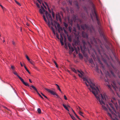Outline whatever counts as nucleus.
Listing matches in <instances>:
<instances>
[{
	"instance_id": "c9c22d12",
	"label": "nucleus",
	"mask_w": 120,
	"mask_h": 120,
	"mask_svg": "<svg viewBox=\"0 0 120 120\" xmlns=\"http://www.w3.org/2000/svg\"><path fill=\"white\" fill-rule=\"evenodd\" d=\"M70 115L71 116L72 118L74 120H76L74 116H71L70 114Z\"/></svg>"
},
{
	"instance_id": "e433bc0d",
	"label": "nucleus",
	"mask_w": 120,
	"mask_h": 120,
	"mask_svg": "<svg viewBox=\"0 0 120 120\" xmlns=\"http://www.w3.org/2000/svg\"><path fill=\"white\" fill-rule=\"evenodd\" d=\"M15 1L16 3L17 4H18V5H19V6L21 5L18 2H17V1L15 0Z\"/></svg>"
},
{
	"instance_id": "6ab92c4d",
	"label": "nucleus",
	"mask_w": 120,
	"mask_h": 120,
	"mask_svg": "<svg viewBox=\"0 0 120 120\" xmlns=\"http://www.w3.org/2000/svg\"><path fill=\"white\" fill-rule=\"evenodd\" d=\"M45 4L47 6V8H48V10L50 12H51V11L50 10H49V5L47 4V3L46 2H45Z\"/></svg>"
},
{
	"instance_id": "2eb2a0df",
	"label": "nucleus",
	"mask_w": 120,
	"mask_h": 120,
	"mask_svg": "<svg viewBox=\"0 0 120 120\" xmlns=\"http://www.w3.org/2000/svg\"><path fill=\"white\" fill-rule=\"evenodd\" d=\"M30 86V87H31L34 90H35L36 92H37L38 91L37 89L33 85H31V86H30Z\"/></svg>"
},
{
	"instance_id": "ea45409f",
	"label": "nucleus",
	"mask_w": 120,
	"mask_h": 120,
	"mask_svg": "<svg viewBox=\"0 0 120 120\" xmlns=\"http://www.w3.org/2000/svg\"><path fill=\"white\" fill-rule=\"evenodd\" d=\"M54 64H55V65H56V67L58 68V67L57 65V64L56 62L55 61H54Z\"/></svg>"
},
{
	"instance_id": "de8ad7c7",
	"label": "nucleus",
	"mask_w": 120,
	"mask_h": 120,
	"mask_svg": "<svg viewBox=\"0 0 120 120\" xmlns=\"http://www.w3.org/2000/svg\"><path fill=\"white\" fill-rule=\"evenodd\" d=\"M11 68H12V69L13 70V71H14L15 69V68H14V66H11Z\"/></svg>"
},
{
	"instance_id": "09e8293b",
	"label": "nucleus",
	"mask_w": 120,
	"mask_h": 120,
	"mask_svg": "<svg viewBox=\"0 0 120 120\" xmlns=\"http://www.w3.org/2000/svg\"><path fill=\"white\" fill-rule=\"evenodd\" d=\"M77 28L79 30H80V26L78 24L77 25Z\"/></svg>"
},
{
	"instance_id": "0eeeda50",
	"label": "nucleus",
	"mask_w": 120,
	"mask_h": 120,
	"mask_svg": "<svg viewBox=\"0 0 120 120\" xmlns=\"http://www.w3.org/2000/svg\"><path fill=\"white\" fill-rule=\"evenodd\" d=\"M82 43L83 45V46H81L80 48L82 51H84L86 49V48L85 46L86 43L85 41L84 40L82 41Z\"/></svg>"
},
{
	"instance_id": "3c124183",
	"label": "nucleus",
	"mask_w": 120,
	"mask_h": 120,
	"mask_svg": "<svg viewBox=\"0 0 120 120\" xmlns=\"http://www.w3.org/2000/svg\"><path fill=\"white\" fill-rule=\"evenodd\" d=\"M69 31L71 32V28L70 27H69Z\"/></svg>"
},
{
	"instance_id": "a878e982",
	"label": "nucleus",
	"mask_w": 120,
	"mask_h": 120,
	"mask_svg": "<svg viewBox=\"0 0 120 120\" xmlns=\"http://www.w3.org/2000/svg\"><path fill=\"white\" fill-rule=\"evenodd\" d=\"M64 47L66 49H68V47L67 45V43H65Z\"/></svg>"
},
{
	"instance_id": "5701e85b",
	"label": "nucleus",
	"mask_w": 120,
	"mask_h": 120,
	"mask_svg": "<svg viewBox=\"0 0 120 120\" xmlns=\"http://www.w3.org/2000/svg\"><path fill=\"white\" fill-rule=\"evenodd\" d=\"M78 113L81 116H82L83 117H84L82 115V114H83V113L81 112V111H79Z\"/></svg>"
},
{
	"instance_id": "4be33fe9",
	"label": "nucleus",
	"mask_w": 120,
	"mask_h": 120,
	"mask_svg": "<svg viewBox=\"0 0 120 120\" xmlns=\"http://www.w3.org/2000/svg\"><path fill=\"white\" fill-rule=\"evenodd\" d=\"M95 70L98 73H99V71H100L98 67L97 66L95 68Z\"/></svg>"
},
{
	"instance_id": "f3484780",
	"label": "nucleus",
	"mask_w": 120,
	"mask_h": 120,
	"mask_svg": "<svg viewBox=\"0 0 120 120\" xmlns=\"http://www.w3.org/2000/svg\"><path fill=\"white\" fill-rule=\"evenodd\" d=\"M29 61L33 65H34V63L32 60H30Z\"/></svg>"
},
{
	"instance_id": "5fc2aeb1",
	"label": "nucleus",
	"mask_w": 120,
	"mask_h": 120,
	"mask_svg": "<svg viewBox=\"0 0 120 120\" xmlns=\"http://www.w3.org/2000/svg\"><path fill=\"white\" fill-rule=\"evenodd\" d=\"M42 5L44 6V8H45V9H46V6H45L44 4L43 3H42Z\"/></svg>"
},
{
	"instance_id": "f257e3e1",
	"label": "nucleus",
	"mask_w": 120,
	"mask_h": 120,
	"mask_svg": "<svg viewBox=\"0 0 120 120\" xmlns=\"http://www.w3.org/2000/svg\"><path fill=\"white\" fill-rule=\"evenodd\" d=\"M82 79L84 81L88 89L93 94L100 104L101 105L103 109L107 111V107L109 109L112 113L113 114V112L109 108L108 105L106 104V103H108L113 111L115 112V110L113 107V105L110 102V101H111L112 103L114 104L116 101L115 99H113V101L109 99L106 94L103 91L100 86L92 82L90 78L86 76L83 77Z\"/></svg>"
},
{
	"instance_id": "cd10ccee",
	"label": "nucleus",
	"mask_w": 120,
	"mask_h": 120,
	"mask_svg": "<svg viewBox=\"0 0 120 120\" xmlns=\"http://www.w3.org/2000/svg\"><path fill=\"white\" fill-rule=\"evenodd\" d=\"M63 40H62H62H60V42H61V45H64V43L63 42Z\"/></svg>"
},
{
	"instance_id": "338daca9",
	"label": "nucleus",
	"mask_w": 120,
	"mask_h": 120,
	"mask_svg": "<svg viewBox=\"0 0 120 120\" xmlns=\"http://www.w3.org/2000/svg\"><path fill=\"white\" fill-rule=\"evenodd\" d=\"M0 6L2 8H3V7H4L2 5L0 4Z\"/></svg>"
},
{
	"instance_id": "7c9ffc66",
	"label": "nucleus",
	"mask_w": 120,
	"mask_h": 120,
	"mask_svg": "<svg viewBox=\"0 0 120 120\" xmlns=\"http://www.w3.org/2000/svg\"><path fill=\"white\" fill-rule=\"evenodd\" d=\"M60 37H61V38H60V40H62H62H63V37L62 36V34H60Z\"/></svg>"
},
{
	"instance_id": "c756f323",
	"label": "nucleus",
	"mask_w": 120,
	"mask_h": 120,
	"mask_svg": "<svg viewBox=\"0 0 120 120\" xmlns=\"http://www.w3.org/2000/svg\"><path fill=\"white\" fill-rule=\"evenodd\" d=\"M56 37L58 39H60L59 35L57 33H56Z\"/></svg>"
},
{
	"instance_id": "20e7f679",
	"label": "nucleus",
	"mask_w": 120,
	"mask_h": 120,
	"mask_svg": "<svg viewBox=\"0 0 120 120\" xmlns=\"http://www.w3.org/2000/svg\"><path fill=\"white\" fill-rule=\"evenodd\" d=\"M13 73L15 75L17 76L20 80L23 83L25 86H29L30 85L28 84V83L26 82H25L23 79H22L21 77L19 76L17 74V72L15 71H14L13 72Z\"/></svg>"
},
{
	"instance_id": "774afa93",
	"label": "nucleus",
	"mask_w": 120,
	"mask_h": 120,
	"mask_svg": "<svg viewBox=\"0 0 120 120\" xmlns=\"http://www.w3.org/2000/svg\"><path fill=\"white\" fill-rule=\"evenodd\" d=\"M99 32H100V33L101 34H101L102 33H101V30H99Z\"/></svg>"
},
{
	"instance_id": "e2e57ef3",
	"label": "nucleus",
	"mask_w": 120,
	"mask_h": 120,
	"mask_svg": "<svg viewBox=\"0 0 120 120\" xmlns=\"http://www.w3.org/2000/svg\"><path fill=\"white\" fill-rule=\"evenodd\" d=\"M108 87L109 88H111V86L110 85H108Z\"/></svg>"
},
{
	"instance_id": "393cba45",
	"label": "nucleus",
	"mask_w": 120,
	"mask_h": 120,
	"mask_svg": "<svg viewBox=\"0 0 120 120\" xmlns=\"http://www.w3.org/2000/svg\"><path fill=\"white\" fill-rule=\"evenodd\" d=\"M89 62L90 63L92 64H93V60L92 59H90L89 60Z\"/></svg>"
},
{
	"instance_id": "49530a36",
	"label": "nucleus",
	"mask_w": 120,
	"mask_h": 120,
	"mask_svg": "<svg viewBox=\"0 0 120 120\" xmlns=\"http://www.w3.org/2000/svg\"><path fill=\"white\" fill-rule=\"evenodd\" d=\"M108 114L109 115V116L111 118H112V116L111 114L109 113L108 112Z\"/></svg>"
},
{
	"instance_id": "bf43d9fd",
	"label": "nucleus",
	"mask_w": 120,
	"mask_h": 120,
	"mask_svg": "<svg viewBox=\"0 0 120 120\" xmlns=\"http://www.w3.org/2000/svg\"><path fill=\"white\" fill-rule=\"evenodd\" d=\"M26 24L28 26H29V24L28 23H26Z\"/></svg>"
},
{
	"instance_id": "473e14b6",
	"label": "nucleus",
	"mask_w": 120,
	"mask_h": 120,
	"mask_svg": "<svg viewBox=\"0 0 120 120\" xmlns=\"http://www.w3.org/2000/svg\"><path fill=\"white\" fill-rule=\"evenodd\" d=\"M26 58L27 59V60L28 61H29V60H30V59L29 58V57H28V56L27 55H26Z\"/></svg>"
},
{
	"instance_id": "1a4fd4ad",
	"label": "nucleus",
	"mask_w": 120,
	"mask_h": 120,
	"mask_svg": "<svg viewBox=\"0 0 120 120\" xmlns=\"http://www.w3.org/2000/svg\"><path fill=\"white\" fill-rule=\"evenodd\" d=\"M105 74L106 75V77L107 78V80L106 79H104L105 81L106 82H107L108 83H109V80L108 79V77H110V75L109 73L108 72V71H107L106 73H105Z\"/></svg>"
},
{
	"instance_id": "a211bd4d",
	"label": "nucleus",
	"mask_w": 120,
	"mask_h": 120,
	"mask_svg": "<svg viewBox=\"0 0 120 120\" xmlns=\"http://www.w3.org/2000/svg\"><path fill=\"white\" fill-rule=\"evenodd\" d=\"M45 4L47 6V8H48V10L50 12H51V11L50 10H49V5L47 4V3L46 2H45Z\"/></svg>"
},
{
	"instance_id": "8fccbe9b",
	"label": "nucleus",
	"mask_w": 120,
	"mask_h": 120,
	"mask_svg": "<svg viewBox=\"0 0 120 120\" xmlns=\"http://www.w3.org/2000/svg\"><path fill=\"white\" fill-rule=\"evenodd\" d=\"M41 94H42V95L43 96H44L45 98H47V97L46 96H45L44 94H43L42 93H41Z\"/></svg>"
},
{
	"instance_id": "680f3d73",
	"label": "nucleus",
	"mask_w": 120,
	"mask_h": 120,
	"mask_svg": "<svg viewBox=\"0 0 120 120\" xmlns=\"http://www.w3.org/2000/svg\"><path fill=\"white\" fill-rule=\"evenodd\" d=\"M116 93H117V95H118V96L120 98V96L118 94V93L117 92H116Z\"/></svg>"
},
{
	"instance_id": "603ef678",
	"label": "nucleus",
	"mask_w": 120,
	"mask_h": 120,
	"mask_svg": "<svg viewBox=\"0 0 120 120\" xmlns=\"http://www.w3.org/2000/svg\"><path fill=\"white\" fill-rule=\"evenodd\" d=\"M33 67L35 69H37V67L35 66V65L34 64V65H33Z\"/></svg>"
},
{
	"instance_id": "dca6fc26",
	"label": "nucleus",
	"mask_w": 120,
	"mask_h": 120,
	"mask_svg": "<svg viewBox=\"0 0 120 120\" xmlns=\"http://www.w3.org/2000/svg\"><path fill=\"white\" fill-rule=\"evenodd\" d=\"M24 68L26 71L28 72V73H29V74H30V72L29 71V70L28 69L26 66L24 64Z\"/></svg>"
},
{
	"instance_id": "864d4df0",
	"label": "nucleus",
	"mask_w": 120,
	"mask_h": 120,
	"mask_svg": "<svg viewBox=\"0 0 120 120\" xmlns=\"http://www.w3.org/2000/svg\"><path fill=\"white\" fill-rule=\"evenodd\" d=\"M41 9H42V10H43V9L45 10L44 8L42 6H41Z\"/></svg>"
},
{
	"instance_id": "2f4dec72",
	"label": "nucleus",
	"mask_w": 120,
	"mask_h": 120,
	"mask_svg": "<svg viewBox=\"0 0 120 120\" xmlns=\"http://www.w3.org/2000/svg\"><path fill=\"white\" fill-rule=\"evenodd\" d=\"M55 95L57 97V98H59L61 99V98H60V97L57 94L55 93Z\"/></svg>"
},
{
	"instance_id": "9d476101",
	"label": "nucleus",
	"mask_w": 120,
	"mask_h": 120,
	"mask_svg": "<svg viewBox=\"0 0 120 120\" xmlns=\"http://www.w3.org/2000/svg\"><path fill=\"white\" fill-rule=\"evenodd\" d=\"M81 27L83 30H89V27L86 24L83 25L81 26Z\"/></svg>"
},
{
	"instance_id": "4d7b16f0",
	"label": "nucleus",
	"mask_w": 120,
	"mask_h": 120,
	"mask_svg": "<svg viewBox=\"0 0 120 120\" xmlns=\"http://www.w3.org/2000/svg\"><path fill=\"white\" fill-rule=\"evenodd\" d=\"M75 116L79 119L80 120V119L79 117L76 114Z\"/></svg>"
},
{
	"instance_id": "37998d69",
	"label": "nucleus",
	"mask_w": 120,
	"mask_h": 120,
	"mask_svg": "<svg viewBox=\"0 0 120 120\" xmlns=\"http://www.w3.org/2000/svg\"><path fill=\"white\" fill-rule=\"evenodd\" d=\"M52 17L53 18H54L55 16V14H54V13L53 12H52Z\"/></svg>"
},
{
	"instance_id": "412c9836",
	"label": "nucleus",
	"mask_w": 120,
	"mask_h": 120,
	"mask_svg": "<svg viewBox=\"0 0 120 120\" xmlns=\"http://www.w3.org/2000/svg\"><path fill=\"white\" fill-rule=\"evenodd\" d=\"M79 57L80 58V59H82L83 58V56L81 54L79 53Z\"/></svg>"
},
{
	"instance_id": "f03ea898",
	"label": "nucleus",
	"mask_w": 120,
	"mask_h": 120,
	"mask_svg": "<svg viewBox=\"0 0 120 120\" xmlns=\"http://www.w3.org/2000/svg\"><path fill=\"white\" fill-rule=\"evenodd\" d=\"M39 12L41 14H42L43 15V19L45 21L46 23H47L48 22H47V21L46 20L45 15H44V12H45V15L48 20H48H50V21L51 22L52 24V25H53V22H52V20L51 16L50 14H49L48 12L47 11H45V10H42L41 9H39Z\"/></svg>"
},
{
	"instance_id": "a18cd8bd",
	"label": "nucleus",
	"mask_w": 120,
	"mask_h": 120,
	"mask_svg": "<svg viewBox=\"0 0 120 120\" xmlns=\"http://www.w3.org/2000/svg\"><path fill=\"white\" fill-rule=\"evenodd\" d=\"M75 51L76 52V53L77 54H78V50L76 48H75Z\"/></svg>"
},
{
	"instance_id": "6e6552de",
	"label": "nucleus",
	"mask_w": 120,
	"mask_h": 120,
	"mask_svg": "<svg viewBox=\"0 0 120 120\" xmlns=\"http://www.w3.org/2000/svg\"><path fill=\"white\" fill-rule=\"evenodd\" d=\"M68 45L69 49V53H71L72 52H73L74 51V49L71 46V45L70 43H68Z\"/></svg>"
},
{
	"instance_id": "4c0bfd02",
	"label": "nucleus",
	"mask_w": 120,
	"mask_h": 120,
	"mask_svg": "<svg viewBox=\"0 0 120 120\" xmlns=\"http://www.w3.org/2000/svg\"><path fill=\"white\" fill-rule=\"evenodd\" d=\"M64 25L66 27H67L68 26V25L67 23H64Z\"/></svg>"
},
{
	"instance_id": "bb28decb",
	"label": "nucleus",
	"mask_w": 120,
	"mask_h": 120,
	"mask_svg": "<svg viewBox=\"0 0 120 120\" xmlns=\"http://www.w3.org/2000/svg\"><path fill=\"white\" fill-rule=\"evenodd\" d=\"M55 85L57 86L58 90H59V91H60L61 89H60L59 86L57 84H55Z\"/></svg>"
},
{
	"instance_id": "ddd939ff",
	"label": "nucleus",
	"mask_w": 120,
	"mask_h": 120,
	"mask_svg": "<svg viewBox=\"0 0 120 120\" xmlns=\"http://www.w3.org/2000/svg\"><path fill=\"white\" fill-rule=\"evenodd\" d=\"M56 19L57 20H59L60 21L61 20V18L59 13L56 14Z\"/></svg>"
},
{
	"instance_id": "13d9d810",
	"label": "nucleus",
	"mask_w": 120,
	"mask_h": 120,
	"mask_svg": "<svg viewBox=\"0 0 120 120\" xmlns=\"http://www.w3.org/2000/svg\"><path fill=\"white\" fill-rule=\"evenodd\" d=\"M3 8H2V9L3 10V11H4L5 10H6L5 8H4V7H3Z\"/></svg>"
},
{
	"instance_id": "423d86ee",
	"label": "nucleus",
	"mask_w": 120,
	"mask_h": 120,
	"mask_svg": "<svg viewBox=\"0 0 120 120\" xmlns=\"http://www.w3.org/2000/svg\"><path fill=\"white\" fill-rule=\"evenodd\" d=\"M111 85L116 91H119V92L120 93V88H119L117 87L114 81L112 82Z\"/></svg>"
},
{
	"instance_id": "79ce46f5",
	"label": "nucleus",
	"mask_w": 120,
	"mask_h": 120,
	"mask_svg": "<svg viewBox=\"0 0 120 120\" xmlns=\"http://www.w3.org/2000/svg\"><path fill=\"white\" fill-rule=\"evenodd\" d=\"M73 31H74V32H76V29L75 28V27H74L73 28Z\"/></svg>"
},
{
	"instance_id": "c03bdc74",
	"label": "nucleus",
	"mask_w": 120,
	"mask_h": 120,
	"mask_svg": "<svg viewBox=\"0 0 120 120\" xmlns=\"http://www.w3.org/2000/svg\"><path fill=\"white\" fill-rule=\"evenodd\" d=\"M39 3L41 4V2H42V0H37Z\"/></svg>"
},
{
	"instance_id": "b1692460",
	"label": "nucleus",
	"mask_w": 120,
	"mask_h": 120,
	"mask_svg": "<svg viewBox=\"0 0 120 120\" xmlns=\"http://www.w3.org/2000/svg\"><path fill=\"white\" fill-rule=\"evenodd\" d=\"M76 108L79 111H81V110L82 109L79 106L77 107Z\"/></svg>"
},
{
	"instance_id": "052dcab7",
	"label": "nucleus",
	"mask_w": 120,
	"mask_h": 120,
	"mask_svg": "<svg viewBox=\"0 0 120 120\" xmlns=\"http://www.w3.org/2000/svg\"><path fill=\"white\" fill-rule=\"evenodd\" d=\"M12 43L14 45H15V43L14 41H12Z\"/></svg>"
},
{
	"instance_id": "58836bf2",
	"label": "nucleus",
	"mask_w": 120,
	"mask_h": 120,
	"mask_svg": "<svg viewBox=\"0 0 120 120\" xmlns=\"http://www.w3.org/2000/svg\"><path fill=\"white\" fill-rule=\"evenodd\" d=\"M36 4L37 7L38 8H40V6L39 5V4L38 3H36Z\"/></svg>"
},
{
	"instance_id": "a19ab883",
	"label": "nucleus",
	"mask_w": 120,
	"mask_h": 120,
	"mask_svg": "<svg viewBox=\"0 0 120 120\" xmlns=\"http://www.w3.org/2000/svg\"><path fill=\"white\" fill-rule=\"evenodd\" d=\"M110 72L111 73V74L113 76H115V75L113 73V72L112 71H110Z\"/></svg>"
},
{
	"instance_id": "7ed1b4c3",
	"label": "nucleus",
	"mask_w": 120,
	"mask_h": 120,
	"mask_svg": "<svg viewBox=\"0 0 120 120\" xmlns=\"http://www.w3.org/2000/svg\"><path fill=\"white\" fill-rule=\"evenodd\" d=\"M71 70L75 73L78 74L80 77L82 78L84 76L83 72L81 71L76 70L74 68H71Z\"/></svg>"
},
{
	"instance_id": "c85d7f7f",
	"label": "nucleus",
	"mask_w": 120,
	"mask_h": 120,
	"mask_svg": "<svg viewBox=\"0 0 120 120\" xmlns=\"http://www.w3.org/2000/svg\"><path fill=\"white\" fill-rule=\"evenodd\" d=\"M37 111H38V112L40 114L41 113V111L40 109V108H38V109Z\"/></svg>"
},
{
	"instance_id": "aec40b11",
	"label": "nucleus",
	"mask_w": 120,
	"mask_h": 120,
	"mask_svg": "<svg viewBox=\"0 0 120 120\" xmlns=\"http://www.w3.org/2000/svg\"><path fill=\"white\" fill-rule=\"evenodd\" d=\"M63 106H64V107L67 110V111H69V109H68V108H67V107L65 105H64V104H63Z\"/></svg>"
},
{
	"instance_id": "6e6d98bb",
	"label": "nucleus",
	"mask_w": 120,
	"mask_h": 120,
	"mask_svg": "<svg viewBox=\"0 0 120 120\" xmlns=\"http://www.w3.org/2000/svg\"><path fill=\"white\" fill-rule=\"evenodd\" d=\"M64 99L65 100H66L67 99V98L65 95H64Z\"/></svg>"
},
{
	"instance_id": "9b49d317",
	"label": "nucleus",
	"mask_w": 120,
	"mask_h": 120,
	"mask_svg": "<svg viewBox=\"0 0 120 120\" xmlns=\"http://www.w3.org/2000/svg\"><path fill=\"white\" fill-rule=\"evenodd\" d=\"M45 89L48 92L50 93L52 95H55V93L54 91L47 88H45Z\"/></svg>"
},
{
	"instance_id": "f704fd0d",
	"label": "nucleus",
	"mask_w": 120,
	"mask_h": 120,
	"mask_svg": "<svg viewBox=\"0 0 120 120\" xmlns=\"http://www.w3.org/2000/svg\"><path fill=\"white\" fill-rule=\"evenodd\" d=\"M57 27L59 29H60L61 27L59 24L58 23L57 24Z\"/></svg>"
},
{
	"instance_id": "72a5a7b5",
	"label": "nucleus",
	"mask_w": 120,
	"mask_h": 120,
	"mask_svg": "<svg viewBox=\"0 0 120 120\" xmlns=\"http://www.w3.org/2000/svg\"><path fill=\"white\" fill-rule=\"evenodd\" d=\"M37 94L39 95V96L42 99H43V97L41 96L40 94L39 93L38 91L37 92Z\"/></svg>"
},
{
	"instance_id": "4468645a",
	"label": "nucleus",
	"mask_w": 120,
	"mask_h": 120,
	"mask_svg": "<svg viewBox=\"0 0 120 120\" xmlns=\"http://www.w3.org/2000/svg\"><path fill=\"white\" fill-rule=\"evenodd\" d=\"M82 36L83 38H88V36L87 34L85 33L84 32H82Z\"/></svg>"
},
{
	"instance_id": "f8f14e48",
	"label": "nucleus",
	"mask_w": 120,
	"mask_h": 120,
	"mask_svg": "<svg viewBox=\"0 0 120 120\" xmlns=\"http://www.w3.org/2000/svg\"><path fill=\"white\" fill-rule=\"evenodd\" d=\"M93 11H94V13H93V14L94 15H95V16L96 18V19L98 21V24L99 25V20L98 19V17L97 15V14L96 13V11H95L94 8V9H93Z\"/></svg>"
},
{
	"instance_id": "69168bd1",
	"label": "nucleus",
	"mask_w": 120,
	"mask_h": 120,
	"mask_svg": "<svg viewBox=\"0 0 120 120\" xmlns=\"http://www.w3.org/2000/svg\"><path fill=\"white\" fill-rule=\"evenodd\" d=\"M20 64L21 65V66H22V67L23 66V65L22 64V63L21 62H20Z\"/></svg>"
},
{
	"instance_id": "0e129e2a",
	"label": "nucleus",
	"mask_w": 120,
	"mask_h": 120,
	"mask_svg": "<svg viewBox=\"0 0 120 120\" xmlns=\"http://www.w3.org/2000/svg\"><path fill=\"white\" fill-rule=\"evenodd\" d=\"M29 81L31 83H32V82L31 80L30 79H29Z\"/></svg>"
},
{
	"instance_id": "39448f33",
	"label": "nucleus",
	"mask_w": 120,
	"mask_h": 120,
	"mask_svg": "<svg viewBox=\"0 0 120 120\" xmlns=\"http://www.w3.org/2000/svg\"><path fill=\"white\" fill-rule=\"evenodd\" d=\"M48 26L52 30V31L55 35H56V33H55V29L52 26H51V25H52L53 26V25H52L51 23V22L49 20H48V21L47 23H46Z\"/></svg>"
}]
</instances>
